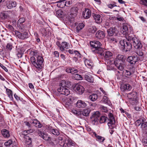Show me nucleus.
<instances>
[{
	"mask_svg": "<svg viewBox=\"0 0 147 147\" xmlns=\"http://www.w3.org/2000/svg\"><path fill=\"white\" fill-rule=\"evenodd\" d=\"M37 53L36 51H32L31 54L35 57H32L30 58V60L32 64L39 70H40L42 68V63L44 60L42 56H37Z\"/></svg>",
	"mask_w": 147,
	"mask_h": 147,
	"instance_id": "nucleus-1",
	"label": "nucleus"
},
{
	"mask_svg": "<svg viewBox=\"0 0 147 147\" xmlns=\"http://www.w3.org/2000/svg\"><path fill=\"white\" fill-rule=\"evenodd\" d=\"M108 115V118L105 116H102L100 119V123H105L107 121V119H108V120L109 121L107 123L110 129H112L115 127V119L112 113H109Z\"/></svg>",
	"mask_w": 147,
	"mask_h": 147,
	"instance_id": "nucleus-2",
	"label": "nucleus"
},
{
	"mask_svg": "<svg viewBox=\"0 0 147 147\" xmlns=\"http://www.w3.org/2000/svg\"><path fill=\"white\" fill-rule=\"evenodd\" d=\"M70 85H71L70 82L65 80L62 81L57 89V91L61 94L67 96L70 94V91L68 88Z\"/></svg>",
	"mask_w": 147,
	"mask_h": 147,
	"instance_id": "nucleus-3",
	"label": "nucleus"
},
{
	"mask_svg": "<svg viewBox=\"0 0 147 147\" xmlns=\"http://www.w3.org/2000/svg\"><path fill=\"white\" fill-rule=\"evenodd\" d=\"M90 44L91 46L92 47V50L95 53L98 54L101 53L102 49L100 47L101 44L98 41H90Z\"/></svg>",
	"mask_w": 147,
	"mask_h": 147,
	"instance_id": "nucleus-4",
	"label": "nucleus"
},
{
	"mask_svg": "<svg viewBox=\"0 0 147 147\" xmlns=\"http://www.w3.org/2000/svg\"><path fill=\"white\" fill-rule=\"evenodd\" d=\"M15 32L16 36L19 39L24 40L28 38V34L26 32H21L18 31L16 30Z\"/></svg>",
	"mask_w": 147,
	"mask_h": 147,
	"instance_id": "nucleus-5",
	"label": "nucleus"
},
{
	"mask_svg": "<svg viewBox=\"0 0 147 147\" xmlns=\"http://www.w3.org/2000/svg\"><path fill=\"white\" fill-rule=\"evenodd\" d=\"M131 40L133 42L134 46L136 49L140 50L142 49V45L139 40L136 37H133Z\"/></svg>",
	"mask_w": 147,
	"mask_h": 147,
	"instance_id": "nucleus-6",
	"label": "nucleus"
},
{
	"mask_svg": "<svg viewBox=\"0 0 147 147\" xmlns=\"http://www.w3.org/2000/svg\"><path fill=\"white\" fill-rule=\"evenodd\" d=\"M62 100L63 104L66 108H69L71 106L72 101L71 98H63Z\"/></svg>",
	"mask_w": 147,
	"mask_h": 147,
	"instance_id": "nucleus-7",
	"label": "nucleus"
},
{
	"mask_svg": "<svg viewBox=\"0 0 147 147\" xmlns=\"http://www.w3.org/2000/svg\"><path fill=\"white\" fill-rule=\"evenodd\" d=\"M78 8L77 7H73L70 10V16L72 18L71 19L69 20L71 23H73L74 21V17L76 16L78 13Z\"/></svg>",
	"mask_w": 147,
	"mask_h": 147,
	"instance_id": "nucleus-8",
	"label": "nucleus"
},
{
	"mask_svg": "<svg viewBox=\"0 0 147 147\" xmlns=\"http://www.w3.org/2000/svg\"><path fill=\"white\" fill-rule=\"evenodd\" d=\"M100 115V113L98 111H96L92 113L90 118L92 123H94L96 122H97L98 120L99 119Z\"/></svg>",
	"mask_w": 147,
	"mask_h": 147,
	"instance_id": "nucleus-9",
	"label": "nucleus"
},
{
	"mask_svg": "<svg viewBox=\"0 0 147 147\" xmlns=\"http://www.w3.org/2000/svg\"><path fill=\"white\" fill-rule=\"evenodd\" d=\"M74 89L75 91L79 94H82L84 91V88L78 84L75 85Z\"/></svg>",
	"mask_w": 147,
	"mask_h": 147,
	"instance_id": "nucleus-10",
	"label": "nucleus"
},
{
	"mask_svg": "<svg viewBox=\"0 0 147 147\" xmlns=\"http://www.w3.org/2000/svg\"><path fill=\"white\" fill-rule=\"evenodd\" d=\"M114 64L117 68L120 71H122L124 69L125 62L122 61H114Z\"/></svg>",
	"mask_w": 147,
	"mask_h": 147,
	"instance_id": "nucleus-11",
	"label": "nucleus"
},
{
	"mask_svg": "<svg viewBox=\"0 0 147 147\" xmlns=\"http://www.w3.org/2000/svg\"><path fill=\"white\" fill-rule=\"evenodd\" d=\"M127 60L130 64L134 65L139 60V59L137 56H131L128 57Z\"/></svg>",
	"mask_w": 147,
	"mask_h": 147,
	"instance_id": "nucleus-12",
	"label": "nucleus"
},
{
	"mask_svg": "<svg viewBox=\"0 0 147 147\" xmlns=\"http://www.w3.org/2000/svg\"><path fill=\"white\" fill-rule=\"evenodd\" d=\"M101 52V53H99L98 54L101 56H103L107 59H109L112 57V54L109 51H104L102 49Z\"/></svg>",
	"mask_w": 147,
	"mask_h": 147,
	"instance_id": "nucleus-13",
	"label": "nucleus"
},
{
	"mask_svg": "<svg viewBox=\"0 0 147 147\" xmlns=\"http://www.w3.org/2000/svg\"><path fill=\"white\" fill-rule=\"evenodd\" d=\"M91 14V11L89 9H85L83 12L82 15L84 18L88 19L90 17Z\"/></svg>",
	"mask_w": 147,
	"mask_h": 147,
	"instance_id": "nucleus-14",
	"label": "nucleus"
},
{
	"mask_svg": "<svg viewBox=\"0 0 147 147\" xmlns=\"http://www.w3.org/2000/svg\"><path fill=\"white\" fill-rule=\"evenodd\" d=\"M105 36V32L101 30H99L96 33L95 37L98 39H103Z\"/></svg>",
	"mask_w": 147,
	"mask_h": 147,
	"instance_id": "nucleus-15",
	"label": "nucleus"
},
{
	"mask_svg": "<svg viewBox=\"0 0 147 147\" xmlns=\"http://www.w3.org/2000/svg\"><path fill=\"white\" fill-rule=\"evenodd\" d=\"M132 48V45L129 42L126 41L123 50L126 52L129 51Z\"/></svg>",
	"mask_w": 147,
	"mask_h": 147,
	"instance_id": "nucleus-16",
	"label": "nucleus"
},
{
	"mask_svg": "<svg viewBox=\"0 0 147 147\" xmlns=\"http://www.w3.org/2000/svg\"><path fill=\"white\" fill-rule=\"evenodd\" d=\"M24 139L26 141V147H31L32 140V138L30 136H25Z\"/></svg>",
	"mask_w": 147,
	"mask_h": 147,
	"instance_id": "nucleus-17",
	"label": "nucleus"
},
{
	"mask_svg": "<svg viewBox=\"0 0 147 147\" xmlns=\"http://www.w3.org/2000/svg\"><path fill=\"white\" fill-rule=\"evenodd\" d=\"M117 29L115 27H111L107 30V32L109 36H112L114 33H116Z\"/></svg>",
	"mask_w": 147,
	"mask_h": 147,
	"instance_id": "nucleus-18",
	"label": "nucleus"
},
{
	"mask_svg": "<svg viewBox=\"0 0 147 147\" xmlns=\"http://www.w3.org/2000/svg\"><path fill=\"white\" fill-rule=\"evenodd\" d=\"M93 17L95 20V22L97 23H100L102 22V20L100 18V16L97 14H93Z\"/></svg>",
	"mask_w": 147,
	"mask_h": 147,
	"instance_id": "nucleus-19",
	"label": "nucleus"
},
{
	"mask_svg": "<svg viewBox=\"0 0 147 147\" xmlns=\"http://www.w3.org/2000/svg\"><path fill=\"white\" fill-rule=\"evenodd\" d=\"M11 12L9 11H5L1 14V16L3 19H5L9 17Z\"/></svg>",
	"mask_w": 147,
	"mask_h": 147,
	"instance_id": "nucleus-20",
	"label": "nucleus"
},
{
	"mask_svg": "<svg viewBox=\"0 0 147 147\" xmlns=\"http://www.w3.org/2000/svg\"><path fill=\"white\" fill-rule=\"evenodd\" d=\"M131 88V86L128 84L123 85L120 87L122 91L130 90Z\"/></svg>",
	"mask_w": 147,
	"mask_h": 147,
	"instance_id": "nucleus-21",
	"label": "nucleus"
},
{
	"mask_svg": "<svg viewBox=\"0 0 147 147\" xmlns=\"http://www.w3.org/2000/svg\"><path fill=\"white\" fill-rule=\"evenodd\" d=\"M76 105L77 107L79 108H84L87 105L84 102L81 100H78L76 103Z\"/></svg>",
	"mask_w": 147,
	"mask_h": 147,
	"instance_id": "nucleus-22",
	"label": "nucleus"
},
{
	"mask_svg": "<svg viewBox=\"0 0 147 147\" xmlns=\"http://www.w3.org/2000/svg\"><path fill=\"white\" fill-rule=\"evenodd\" d=\"M94 136L96 138V140L100 142H102L105 140L104 138L98 135L96 133L94 132L93 133Z\"/></svg>",
	"mask_w": 147,
	"mask_h": 147,
	"instance_id": "nucleus-23",
	"label": "nucleus"
},
{
	"mask_svg": "<svg viewBox=\"0 0 147 147\" xmlns=\"http://www.w3.org/2000/svg\"><path fill=\"white\" fill-rule=\"evenodd\" d=\"M125 59L126 57L125 56L121 55H118L115 61H122L123 62H125Z\"/></svg>",
	"mask_w": 147,
	"mask_h": 147,
	"instance_id": "nucleus-24",
	"label": "nucleus"
},
{
	"mask_svg": "<svg viewBox=\"0 0 147 147\" xmlns=\"http://www.w3.org/2000/svg\"><path fill=\"white\" fill-rule=\"evenodd\" d=\"M75 144V143L74 141L71 139H69L66 141L64 144H66L67 146L70 147L74 146Z\"/></svg>",
	"mask_w": 147,
	"mask_h": 147,
	"instance_id": "nucleus-25",
	"label": "nucleus"
},
{
	"mask_svg": "<svg viewBox=\"0 0 147 147\" xmlns=\"http://www.w3.org/2000/svg\"><path fill=\"white\" fill-rule=\"evenodd\" d=\"M85 78L86 80L90 82H93L94 81L93 78L88 74L85 75Z\"/></svg>",
	"mask_w": 147,
	"mask_h": 147,
	"instance_id": "nucleus-26",
	"label": "nucleus"
},
{
	"mask_svg": "<svg viewBox=\"0 0 147 147\" xmlns=\"http://www.w3.org/2000/svg\"><path fill=\"white\" fill-rule=\"evenodd\" d=\"M84 25L83 23H79L76 28V31L78 33L84 27Z\"/></svg>",
	"mask_w": 147,
	"mask_h": 147,
	"instance_id": "nucleus-27",
	"label": "nucleus"
},
{
	"mask_svg": "<svg viewBox=\"0 0 147 147\" xmlns=\"http://www.w3.org/2000/svg\"><path fill=\"white\" fill-rule=\"evenodd\" d=\"M2 135L5 138H8L10 136V134L8 130L4 129L1 131Z\"/></svg>",
	"mask_w": 147,
	"mask_h": 147,
	"instance_id": "nucleus-28",
	"label": "nucleus"
},
{
	"mask_svg": "<svg viewBox=\"0 0 147 147\" xmlns=\"http://www.w3.org/2000/svg\"><path fill=\"white\" fill-rule=\"evenodd\" d=\"M5 88H6L7 94L8 95L9 98L11 99H12L13 98L12 92V91L10 89L6 88L5 86Z\"/></svg>",
	"mask_w": 147,
	"mask_h": 147,
	"instance_id": "nucleus-29",
	"label": "nucleus"
},
{
	"mask_svg": "<svg viewBox=\"0 0 147 147\" xmlns=\"http://www.w3.org/2000/svg\"><path fill=\"white\" fill-rule=\"evenodd\" d=\"M90 112V109H85L82 111V114L84 116L87 117L89 116Z\"/></svg>",
	"mask_w": 147,
	"mask_h": 147,
	"instance_id": "nucleus-30",
	"label": "nucleus"
},
{
	"mask_svg": "<svg viewBox=\"0 0 147 147\" xmlns=\"http://www.w3.org/2000/svg\"><path fill=\"white\" fill-rule=\"evenodd\" d=\"M98 96L97 94H92L89 96V98L92 101H94L97 100Z\"/></svg>",
	"mask_w": 147,
	"mask_h": 147,
	"instance_id": "nucleus-31",
	"label": "nucleus"
},
{
	"mask_svg": "<svg viewBox=\"0 0 147 147\" xmlns=\"http://www.w3.org/2000/svg\"><path fill=\"white\" fill-rule=\"evenodd\" d=\"M58 3L57 4V6H60V5H59V4L60 3H61V4H64V5L65 6H68V5H70L71 4V2L70 1H66L65 2V3L63 1H62L61 0H59V1L58 2Z\"/></svg>",
	"mask_w": 147,
	"mask_h": 147,
	"instance_id": "nucleus-32",
	"label": "nucleus"
},
{
	"mask_svg": "<svg viewBox=\"0 0 147 147\" xmlns=\"http://www.w3.org/2000/svg\"><path fill=\"white\" fill-rule=\"evenodd\" d=\"M97 30V28L95 26H94L90 27L89 28L88 30V31L89 32L93 34L95 33Z\"/></svg>",
	"mask_w": 147,
	"mask_h": 147,
	"instance_id": "nucleus-33",
	"label": "nucleus"
},
{
	"mask_svg": "<svg viewBox=\"0 0 147 147\" xmlns=\"http://www.w3.org/2000/svg\"><path fill=\"white\" fill-rule=\"evenodd\" d=\"M137 93L136 92H133L129 93L127 94V96L131 98H132L135 97L136 96Z\"/></svg>",
	"mask_w": 147,
	"mask_h": 147,
	"instance_id": "nucleus-34",
	"label": "nucleus"
},
{
	"mask_svg": "<svg viewBox=\"0 0 147 147\" xmlns=\"http://www.w3.org/2000/svg\"><path fill=\"white\" fill-rule=\"evenodd\" d=\"M108 40L110 43H114L117 42V40L115 38L111 36L108 37Z\"/></svg>",
	"mask_w": 147,
	"mask_h": 147,
	"instance_id": "nucleus-35",
	"label": "nucleus"
},
{
	"mask_svg": "<svg viewBox=\"0 0 147 147\" xmlns=\"http://www.w3.org/2000/svg\"><path fill=\"white\" fill-rule=\"evenodd\" d=\"M33 123L35 124V125L36 127L40 128L42 126V125L37 120L34 121L33 122Z\"/></svg>",
	"mask_w": 147,
	"mask_h": 147,
	"instance_id": "nucleus-36",
	"label": "nucleus"
},
{
	"mask_svg": "<svg viewBox=\"0 0 147 147\" xmlns=\"http://www.w3.org/2000/svg\"><path fill=\"white\" fill-rule=\"evenodd\" d=\"M73 77L75 79L77 80H81L83 79V78L81 75L78 74H74Z\"/></svg>",
	"mask_w": 147,
	"mask_h": 147,
	"instance_id": "nucleus-37",
	"label": "nucleus"
},
{
	"mask_svg": "<svg viewBox=\"0 0 147 147\" xmlns=\"http://www.w3.org/2000/svg\"><path fill=\"white\" fill-rule=\"evenodd\" d=\"M128 30V27L127 25V24L125 23L123 24V29L122 31L124 32H125L124 34H126L127 33V31Z\"/></svg>",
	"mask_w": 147,
	"mask_h": 147,
	"instance_id": "nucleus-38",
	"label": "nucleus"
},
{
	"mask_svg": "<svg viewBox=\"0 0 147 147\" xmlns=\"http://www.w3.org/2000/svg\"><path fill=\"white\" fill-rule=\"evenodd\" d=\"M62 46L64 48H65L66 49H68L69 48V43H68L67 42H63L61 43Z\"/></svg>",
	"mask_w": 147,
	"mask_h": 147,
	"instance_id": "nucleus-39",
	"label": "nucleus"
},
{
	"mask_svg": "<svg viewBox=\"0 0 147 147\" xmlns=\"http://www.w3.org/2000/svg\"><path fill=\"white\" fill-rule=\"evenodd\" d=\"M56 45L58 47L59 49L61 51H63L65 50L64 48L62 46V45L59 41H57L56 42Z\"/></svg>",
	"mask_w": 147,
	"mask_h": 147,
	"instance_id": "nucleus-40",
	"label": "nucleus"
},
{
	"mask_svg": "<svg viewBox=\"0 0 147 147\" xmlns=\"http://www.w3.org/2000/svg\"><path fill=\"white\" fill-rule=\"evenodd\" d=\"M62 13V11L61 10H59L56 12V15L58 18H61V17Z\"/></svg>",
	"mask_w": 147,
	"mask_h": 147,
	"instance_id": "nucleus-41",
	"label": "nucleus"
},
{
	"mask_svg": "<svg viewBox=\"0 0 147 147\" xmlns=\"http://www.w3.org/2000/svg\"><path fill=\"white\" fill-rule=\"evenodd\" d=\"M6 49L9 51H11L13 48L12 44L11 43H8L6 46Z\"/></svg>",
	"mask_w": 147,
	"mask_h": 147,
	"instance_id": "nucleus-42",
	"label": "nucleus"
},
{
	"mask_svg": "<svg viewBox=\"0 0 147 147\" xmlns=\"http://www.w3.org/2000/svg\"><path fill=\"white\" fill-rule=\"evenodd\" d=\"M51 131L52 134L55 135H59V131L56 129H51Z\"/></svg>",
	"mask_w": 147,
	"mask_h": 147,
	"instance_id": "nucleus-43",
	"label": "nucleus"
},
{
	"mask_svg": "<svg viewBox=\"0 0 147 147\" xmlns=\"http://www.w3.org/2000/svg\"><path fill=\"white\" fill-rule=\"evenodd\" d=\"M123 73H124L125 76L127 77H129L131 74L130 72L127 70H125Z\"/></svg>",
	"mask_w": 147,
	"mask_h": 147,
	"instance_id": "nucleus-44",
	"label": "nucleus"
},
{
	"mask_svg": "<svg viewBox=\"0 0 147 147\" xmlns=\"http://www.w3.org/2000/svg\"><path fill=\"white\" fill-rule=\"evenodd\" d=\"M28 132V130H25L22 131V135L24 136L23 137L24 138L25 136H30L31 135L30 134H29Z\"/></svg>",
	"mask_w": 147,
	"mask_h": 147,
	"instance_id": "nucleus-45",
	"label": "nucleus"
},
{
	"mask_svg": "<svg viewBox=\"0 0 147 147\" xmlns=\"http://www.w3.org/2000/svg\"><path fill=\"white\" fill-rule=\"evenodd\" d=\"M74 53L75 54V58L78 59L81 58V55L78 51H74Z\"/></svg>",
	"mask_w": 147,
	"mask_h": 147,
	"instance_id": "nucleus-46",
	"label": "nucleus"
},
{
	"mask_svg": "<svg viewBox=\"0 0 147 147\" xmlns=\"http://www.w3.org/2000/svg\"><path fill=\"white\" fill-rule=\"evenodd\" d=\"M126 41V40H121L120 41L119 44L121 46V47L123 49L125 46Z\"/></svg>",
	"mask_w": 147,
	"mask_h": 147,
	"instance_id": "nucleus-47",
	"label": "nucleus"
},
{
	"mask_svg": "<svg viewBox=\"0 0 147 147\" xmlns=\"http://www.w3.org/2000/svg\"><path fill=\"white\" fill-rule=\"evenodd\" d=\"M12 141L9 140L4 143V145L6 146H9L12 144Z\"/></svg>",
	"mask_w": 147,
	"mask_h": 147,
	"instance_id": "nucleus-48",
	"label": "nucleus"
},
{
	"mask_svg": "<svg viewBox=\"0 0 147 147\" xmlns=\"http://www.w3.org/2000/svg\"><path fill=\"white\" fill-rule=\"evenodd\" d=\"M25 21V19L24 18H20L17 22V24H23Z\"/></svg>",
	"mask_w": 147,
	"mask_h": 147,
	"instance_id": "nucleus-49",
	"label": "nucleus"
},
{
	"mask_svg": "<svg viewBox=\"0 0 147 147\" xmlns=\"http://www.w3.org/2000/svg\"><path fill=\"white\" fill-rule=\"evenodd\" d=\"M85 63L86 65H87L89 66H91L92 65V63L90 62L88 59L85 60Z\"/></svg>",
	"mask_w": 147,
	"mask_h": 147,
	"instance_id": "nucleus-50",
	"label": "nucleus"
},
{
	"mask_svg": "<svg viewBox=\"0 0 147 147\" xmlns=\"http://www.w3.org/2000/svg\"><path fill=\"white\" fill-rule=\"evenodd\" d=\"M18 27L19 29L21 30H23L25 28V26L23 24H17Z\"/></svg>",
	"mask_w": 147,
	"mask_h": 147,
	"instance_id": "nucleus-51",
	"label": "nucleus"
},
{
	"mask_svg": "<svg viewBox=\"0 0 147 147\" xmlns=\"http://www.w3.org/2000/svg\"><path fill=\"white\" fill-rule=\"evenodd\" d=\"M136 51V53L137 55L140 56H142L143 55V53L142 52L140 51V49H137Z\"/></svg>",
	"mask_w": 147,
	"mask_h": 147,
	"instance_id": "nucleus-52",
	"label": "nucleus"
},
{
	"mask_svg": "<svg viewBox=\"0 0 147 147\" xmlns=\"http://www.w3.org/2000/svg\"><path fill=\"white\" fill-rule=\"evenodd\" d=\"M140 3L141 4L147 6V0H140Z\"/></svg>",
	"mask_w": 147,
	"mask_h": 147,
	"instance_id": "nucleus-53",
	"label": "nucleus"
},
{
	"mask_svg": "<svg viewBox=\"0 0 147 147\" xmlns=\"http://www.w3.org/2000/svg\"><path fill=\"white\" fill-rule=\"evenodd\" d=\"M71 74H75L77 73L78 70L74 68H71Z\"/></svg>",
	"mask_w": 147,
	"mask_h": 147,
	"instance_id": "nucleus-54",
	"label": "nucleus"
},
{
	"mask_svg": "<svg viewBox=\"0 0 147 147\" xmlns=\"http://www.w3.org/2000/svg\"><path fill=\"white\" fill-rule=\"evenodd\" d=\"M147 126V122H146L142 123V124L141 127L142 128H144Z\"/></svg>",
	"mask_w": 147,
	"mask_h": 147,
	"instance_id": "nucleus-55",
	"label": "nucleus"
},
{
	"mask_svg": "<svg viewBox=\"0 0 147 147\" xmlns=\"http://www.w3.org/2000/svg\"><path fill=\"white\" fill-rule=\"evenodd\" d=\"M107 6L109 8L112 9L114 7L117 6L114 3L110 4L107 5Z\"/></svg>",
	"mask_w": 147,
	"mask_h": 147,
	"instance_id": "nucleus-56",
	"label": "nucleus"
},
{
	"mask_svg": "<svg viewBox=\"0 0 147 147\" xmlns=\"http://www.w3.org/2000/svg\"><path fill=\"white\" fill-rule=\"evenodd\" d=\"M6 5L7 7L9 9H11L13 7L12 5V3H11L10 2H9V3L7 4Z\"/></svg>",
	"mask_w": 147,
	"mask_h": 147,
	"instance_id": "nucleus-57",
	"label": "nucleus"
},
{
	"mask_svg": "<svg viewBox=\"0 0 147 147\" xmlns=\"http://www.w3.org/2000/svg\"><path fill=\"white\" fill-rule=\"evenodd\" d=\"M142 142V143L144 144H147V139L146 138H143Z\"/></svg>",
	"mask_w": 147,
	"mask_h": 147,
	"instance_id": "nucleus-58",
	"label": "nucleus"
},
{
	"mask_svg": "<svg viewBox=\"0 0 147 147\" xmlns=\"http://www.w3.org/2000/svg\"><path fill=\"white\" fill-rule=\"evenodd\" d=\"M101 108L103 112H107L108 111L107 107L102 106V107Z\"/></svg>",
	"mask_w": 147,
	"mask_h": 147,
	"instance_id": "nucleus-59",
	"label": "nucleus"
},
{
	"mask_svg": "<svg viewBox=\"0 0 147 147\" xmlns=\"http://www.w3.org/2000/svg\"><path fill=\"white\" fill-rule=\"evenodd\" d=\"M0 66L5 71L7 72L8 70L6 67L3 65L2 64L0 63Z\"/></svg>",
	"mask_w": 147,
	"mask_h": 147,
	"instance_id": "nucleus-60",
	"label": "nucleus"
},
{
	"mask_svg": "<svg viewBox=\"0 0 147 147\" xmlns=\"http://www.w3.org/2000/svg\"><path fill=\"white\" fill-rule=\"evenodd\" d=\"M39 136L43 138L45 136H46V135L44 133L40 131L38 133Z\"/></svg>",
	"mask_w": 147,
	"mask_h": 147,
	"instance_id": "nucleus-61",
	"label": "nucleus"
},
{
	"mask_svg": "<svg viewBox=\"0 0 147 147\" xmlns=\"http://www.w3.org/2000/svg\"><path fill=\"white\" fill-rule=\"evenodd\" d=\"M47 6V5L46 4L43 5L42 7V9L43 11H46L47 10V8L46 7Z\"/></svg>",
	"mask_w": 147,
	"mask_h": 147,
	"instance_id": "nucleus-62",
	"label": "nucleus"
},
{
	"mask_svg": "<svg viewBox=\"0 0 147 147\" xmlns=\"http://www.w3.org/2000/svg\"><path fill=\"white\" fill-rule=\"evenodd\" d=\"M28 133L29 134H30L31 133H32L35 131V130L34 129H31L29 130H28Z\"/></svg>",
	"mask_w": 147,
	"mask_h": 147,
	"instance_id": "nucleus-63",
	"label": "nucleus"
},
{
	"mask_svg": "<svg viewBox=\"0 0 147 147\" xmlns=\"http://www.w3.org/2000/svg\"><path fill=\"white\" fill-rule=\"evenodd\" d=\"M54 54L56 57H58L59 56V53L57 51H55L54 52Z\"/></svg>",
	"mask_w": 147,
	"mask_h": 147,
	"instance_id": "nucleus-64",
	"label": "nucleus"
}]
</instances>
